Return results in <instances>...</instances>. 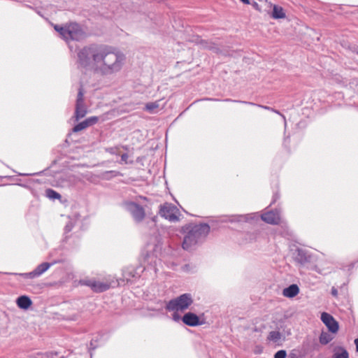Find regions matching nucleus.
Instances as JSON below:
<instances>
[{"label": "nucleus", "mask_w": 358, "mask_h": 358, "mask_svg": "<svg viewBox=\"0 0 358 358\" xmlns=\"http://www.w3.org/2000/svg\"><path fill=\"white\" fill-rule=\"evenodd\" d=\"M78 64L95 73L110 76L120 73L127 62L126 55L110 45H90L80 49L77 53Z\"/></svg>", "instance_id": "nucleus-1"}, {"label": "nucleus", "mask_w": 358, "mask_h": 358, "mask_svg": "<svg viewBox=\"0 0 358 358\" xmlns=\"http://www.w3.org/2000/svg\"><path fill=\"white\" fill-rule=\"evenodd\" d=\"M210 231V227L207 224H196L187 232L184 237L182 248L191 250L202 242Z\"/></svg>", "instance_id": "nucleus-2"}, {"label": "nucleus", "mask_w": 358, "mask_h": 358, "mask_svg": "<svg viewBox=\"0 0 358 358\" xmlns=\"http://www.w3.org/2000/svg\"><path fill=\"white\" fill-rule=\"evenodd\" d=\"M54 28L68 43L71 41L83 40L87 36L82 26L76 22L67 23L64 26L55 25Z\"/></svg>", "instance_id": "nucleus-3"}, {"label": "nucleus", "mask_w": 358, "mask_h": 358, "mask_svg": "<svg viewBox=\"0 0 358 358\" xmlns=\"http://www.w3.org/2000/svg\"><path fill=\"white\" fill-rule=\"evenodd\" d=\"M192 303V296L186 293L170 300L166 306V309L169 311L184 312L188 309Z\"/></svg>", "instance_id": "nucleus-4"}, {"label": "nucleus", "mask_w": 358, "mask_h": 358, "mask_svg": "<svg viewBox=\"0 0 358 358\" xmlns=\"http://www.w3.org/2000/svg\"><path fill=\"white\" fill-rule=\"evenodd\" d=\"M125 209L130 213L133 219L136 222H141L145 216V213L143 207L134 201H126L124 203Z\"/></svg>", "instance_id": "nucleus-5"}, {"label": "nucleus", "mask_w": 358, "mask_h": 358, "mask_svg": "<svg viewBox=\"0 0 358 358\" xmlns=\"http://www.w3.org/2000/svg\"><path fill=\"white\" fill-rule=\"evenodd\" d=\"M159 214L162 217L171 222H176L179 220V210L176 206L171 203H165L161 206Z\"/></svg>", "instance_id": "nucleus-6"}, {"label": "nucleus", "mask_w": 358, "mask_h": 358, "mask_svg": "<svg viewBox=\"0 0 358 358\" xmlns=\"http://www.w3.org/2000/svg\"><path fill=\"white\" fill-rule=\"evenodd\" d=\"M83 96L84 93L83 89L80 88L76 104L75 118L76 121L85 117L87 113V108L84 103Z\"/></svg>", "instance_id": "nucleus-7"}, {"label": "nucleus", "mask_w": 358, "mask_h": 358, "mask_svg": "<svg viewBox=\"0 0 358 358\" xmlns=\"http://www.w3.org/2000/svg\"><path fill=\"white\" fill-rule=\"evenodd\" d=\"M80 284L89 286L92 289L96 292H101L107 290L110 287V284L108 282L96 281L94 280H83Z\"/></svg>", "instance_id": "nucleus-8"}, {"label": "nucleus", "mask_w": 358, "mask_h": 358, "mask_svg": "<svg viewBox=\"0 0 358 358\" xmlns=\"http://www.w3.org/2000/svg\"><path fill=\"white\" fill-rule=\"evenodd\" d=\"M321 320L326 325L330 332L333 334L337 333L339 329V325L332 315L327 313H322L321 315Z\"/></svg>", "instance_id": "nucleus-9"}, {"label": "nucleus", "mask_w": 358, "mask_h": 358, "mask_svg": "<svg viewBox=\"0 0 358 358\" xmlns=\"http://www.w3.org/2000/svg\"><path fill=\"white\" fill-rule=\"evenodd\" d=\"M262 220L270 224H278L281 223V217L280 212L277 210L275 211L270 210L263 213L261 215Z\"/></svg>", "instance_id": "nucleus-10"}, {"label": "nucleus", "mask_w": 358, "mask_h": 358, "mask_svg": "<svg viewBox=\"0 0 358 358\" xmlns=\"http://www.w3.org/2000/svg\"><path fill=\"white\" fill-rule=\"evenodd\" d=\"M52 264L50 263H42L38 265L33 271L22 274L31 278H36L45 273Z\"/></svg>", "instance_id": "nucleus-11"}, {"label": "nucleus", "mask_w": 358, "mask_h": 358, "mask_svg": "<svg viewBox=\"0 0 358 358\" xmlns=\"http://www.w3.org/2000/svg\"><path fill=\"white\" fill-rule=\"evenodd\" d=\"M182 322L190 327H195L200 324L199 317L192 313L185 314L182 318Z\"/></svg>", "instance_id": "nucleus-12"}, {"label": "nucleus", "mask_w": 358, "mask_h": 358, "mask_svg": "<svg viewBox=\"0 0 358 358\" xmlns=\"http://www.w3.org/2000/svg\"><path fill=\"white\" fill-rule=\"evenodd\" d=\"M299 293V287L295 285H291L288 287H286L282 291V294L284 296L287 298H293L296 296Z\"/></svg>", "instance_id": "nucleus-13"}, {"label": "nucleus", "mask_w": 358, "mask_h": 358, "mask_svg": "<svg viewBox=\"0 0 358 358\" xmlns=\"http://www.w3.org/2000/svg\"><path fill=\"white\" fill-rule=\"evenodd\" d=\"M17 306L24 310L28 309L32 304V301L27 296H21L16 300Z\"/></svg>", "instance_id": "nucleus-14"}, {"label": "nucleus", "mask_w": 358, "mask_h": 358, "mask_svg": "<svg viewBox=\"0 0 358 358\" xmlns=\"http://www.w3.org/2000/svg\"><path fill=\"white\" fill-rule=\"evenodd\" d=\"M294 259L300 264H304L309 261V256L303 249H297L294 253Z\"/></svg>", "instance_id": "nucleus-15"}, {"label": "nucleus", "mask_w": 358, "mask_h": 358, "mask_svg": "<svg viewBox=\"0 0 358 358\" xmlns=\"http://www.w3.org/2000/svg\"><path fill=\"white\" fill-rule=\"evenodd\" d=\"M272 17L274 19H281L285 17V14L282 7L278 6H273V10Z\"/></svg>", "instance_id": "nucleus-16"}, {"label": "nucleus", "mask_w": 358, "mask_h": 358, "mask_svg": "<svg viewBox=\"0 0 358 358\" xmlns=\"http://www.w3.org/2000/svg\"><path fill=\"white\" fill-rule=\"evenodd\" d=\"M159 107V101L150 102L145 105V109L150 113H155L156 110Z\"/></svg>", "instance_id": "nucleus-17"}, {"label": "nucleus", "mask_w": 358, "mask_h": 358, "mask_svg": "<svg viewBox=\"0 0 358 358\" xmlns=\"http://www.w3.org/2000/svg\"><path fill=\"white\" fill-rule=\"evenodd\" d=\"M332 339L333 337L327 332L323 331L320 336V342L322 345L329 343Z\"/></svg>", "instance_id": "nucleus-18"}, {"label": "nucleus", "mask_w": 358, "mask_h": 358, "mask_svg": "<svg viewBox=\"0 0 358 358\" xmlns=\"http://www.w3.org/2000/svg\"><path fill=\"white\" fill-rule=\"evenodd\" d=\"M89 127L87 122H86V120H84L80 123H78L77 125H76L73 128V132H78L80 131H82L86 128H87Z\"/></svg>", "instance_id": "nucleus-19"}, {"label": "nucleus", "mask_w": 358, "mask_h": 358, "mask_svg": "<svg viewBox=\"0 0 358 358\" xmlns=\"http://www.w3.org/2000/svg\"><path fill=\"white\" fill-rule=\"evenodd\" d=\"M46 196L50 199H60L61 196L59 193L53 189H48L45 192Z\"/></svg>", "instance_id": "nucleus-20"}, {"label": "nucleus", "mask_w": 358, "mask_h": 358, "mask_svg": "<svg viewBox=\"0 0 358 358\" xmlns=\"http://www.w3.org/2000/svg\"><path fill=\"white\" fill-rule=\"evenodd\" d=\"M268 338L273 342H278L280 339V334L276 331H271Z\"/></svg>", "instance_id": "nucleus-21"}, {"label": "nucleus", "mask_w": 358, "mask_h": 358, "mask_svg": "<svg viewBox=\"0 0 358 358\" xmlns=\"http://www.w3.org/2000/svg\"><path fill=\"white\" fill-rule=\"evenodd\" d=\"M334 358H348V353L345 350L341 349L334 354Z\"/></svg>", "instance_id": "nucleus-22"}, {"label": "nucleus", "mask_w": 358, "mask_h": 358, "mask_svg": "<svg viewBox=\"0 0 358 358\" xmlns=\"http://www.w3.org/2000/svg\"><path fill=\"white\" fill-rule=\"evenodd\" d=\"M98 117L96 116L90 117L87 118L85 120L87 122L89 127L96 124L98 122Z\"/></svg>", "instance_id": "nucleus-23"}, {"label": "nucleus", "mask_w": 358, "mask_h": 358, "mask_svg": "<svg viewBox=\"0 0 358 358\" xmlns=\"http://www.w3.org/2000/svg\"><path fill=\"white\" fill-rule=\"evenodd\" d=\"M287 352L285 350H281L278 351L275 355L274 358H286Z\"/></svg>", "instance_id": "nucleus-24"}, {"label": "nucleus", "mask_w": 358, "mask_h": 358, "mask_svg": "<svg viewBox=\"0 0 358 358\" xmlns=\"http://www.w3.org/2000/svg\"><path fill=\"white\" fill-rule=\"evenodd\" d=\"M106 151L107 152H109V153L112 154V155H117L118 154V148H116V147L106 148Z\"/></svg>", "instance_id": "nucleus-25"}, {"label": "nucleus", "mask_w": 358, "mask_h": 358, "mask_svg": "<svg viewBox=\"0 0 358 358\" xmlns=\"http://www.w3.org/2000/svg\"><path fill=\"white\" fill-rule=\"evenodd\" d=\"M128 157H129V156L127 154H123L121 155V161L122 162H124V164H127Z\"/></svg>", "instance_id": "nucleus-26"}, {"label": "nucleus", "mask_w": 358, "mask_h": 358, "mask_svg": "<svg viewBox=\"0 0 358 358\" xmlns=\"http://www.w3.org/2000/svg\"><path fill=\"white\" fill-rule=\"evenodd\" d=\"M173 319L174 321H179L180 320V315L177 313V312H174V313L173 314Z\"/></svg>", "instance_id": "nucleus-27"}, {"label": "nucleus", "mask_w": 358, "mask_h": 358, "mask_svg": "<svg viewBox=\"0 0 358 358\" xmlns=\"http://www.w3.org/2000/svg\"><path fill=\"white\" fill-rule=\"evenodd\" d=\"M331 294H332L333 296H337V294H338L337 289H335L334 287H333L332 289H331Z\"/></svg>", "instance_id": "nucleus-28"}, {"label": "nucleus", "mask_w": 358, "mask_h": 358, "mask_svg": "<svg viewBox=\"0 0 358 358\" xmlns=\"http://www.w3.org/2000/svg\"><path fill=\"white\" fill-rule=\"evenodd\" d=\"M252 6H253L255 9H257V10H260V8H259V5H258V3H257V2H253V3H252Z\"/></svg>", "instance_id": "nucleus-29"}, {"label": "nucleus", "mask_w": 358, "mask_h": 358, "mask_svg": "<svg viewBox=\"0 0 358 358\" xmlns=\"http://www.w3.org/2000/svg\"><path fill=\"white\" fill-rule=\"evenodd\" d=\"M131 276V277H134L135 275H133V274H129V276H127L126 274H124V278L127 280H129V277Z\"/></svg>", "instance_id": "nucleus-30"}, {"label": "nucleus", "mask_w": 358, "mask_h": 358, "mask_svg": "<svg viewBox=\"0 0 358 358\" xmlns=\"http://www.w3.org/2000/svg\"><path fill=\"white\" fill-rule=\"evenodd\" d=\"M355 345H356V350L358 352V338L355 340Z\"/></svg>", "instance_id": "nucleus-31"}, {"label": "nucleus", "mask_w": 358, "mask_h": 358, "mask_svg": "<svg viewBox=\"0 0 358 358\" xmlns=\"http://www.w3.org/2000/svg\"><path fill=\"white\" fill-rule=\"evenodd\" d=\"M242 2H243L245 4H250L249 0H241Z\"/></svg>", "instance_id": "nucleus-32"}, {"label": "nucleus", "mask_w": 358, "mask_h": 358, "mask_svg": "<svg viewBox=\"0 0 358 358\" xmlns=\"http://www.w3.org/2000/svg\"><path fill=\"white\" fill-rule=\"evenodd\" d=\"M66 229H68V231H70L71 229V227H70L69 225H66Z\"/></svg>", "instance_id": "nucleus-33"}, {"label": "nucleus", "mask_w": 358, "mask_h": 358, "mask_svg": "<svg viewBox=\"0 0 358 358\" xmlns=\"http://www.w3.org/2000/svg\"><path fill=\"white\" fill-rule=\"evenodd\" d=\"M260 106V107H263V108H265V109H268V110H269V109H270V108H269V107H267V106Z\"/></svg>", "instance_id": "nucleus-34"}, {"label": "nucleus", "mask_w": 358, "mask_h": 358, "mask_svg": "<svg viewBox=\"0 0 358 358\" xmlns=\"http://www.w3.org/2000/svg\"><path fill=\"white\" fill-rule=\"evenodd\" d=\"M69 47L71 51H72V47H71V45L70 44H69Z\"/></svg>", "instance_id": "nucleus-35"}, {"label": "nucleus", "mask_w": 358, "mask_h": 358, "mask_svg": "<svg viewBox=\"0 0 358 358\" xmlns=\"http://www.w3.org/2000/svg\"><path fill=\"white\" fill-rule=\"evenodd\" d=\"M245 103H248V104H252L251 102H244Z\"/></svg>", "instance_id": "nucleus-36"}, {"label": "nucleus", "mask_w": 358, "mask_h": 358, "mask_svg": "<svg viewBox=\"0 0 358 358\" xmlns=\"http://www.w3.org/2000/svg\"><path fill=\"white\" fill-rule=\"evenodd\" d=\"M357 53H358V51H357Z\"/></svg>", "instance_id": "nucleus-37"}]
</instances>
